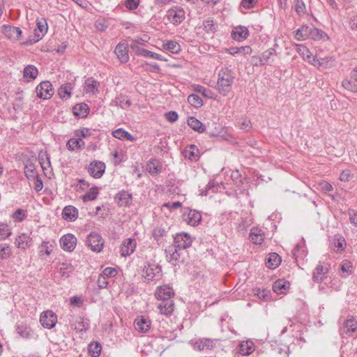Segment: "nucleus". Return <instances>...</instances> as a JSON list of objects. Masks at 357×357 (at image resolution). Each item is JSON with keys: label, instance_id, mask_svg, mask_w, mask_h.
<instances>
[{"label": "nucleus", "instance_id": "1", "mask_svg": "<svg viewBox=\"0 0 357 357\" xmlns=\"http://www.w3.org/2000/svg\"><path fill=\"white\" fill-rule=\"evenodd\" d=\"M236 78L235 72L228 67L222 68L217 75V86L218 93L227 96L232 90V86Z\"/></svg>", "mask_w": 357, "mask_h": 357}, {"label": "nucleus", "instance_id": "2", "mask_svg": "<svg viewBox=\"0 0 357 357\" xmlns=\"http://www.w3.org/2000/svg\"><path fill=\"white\" fill-rule=\"evenodd\" d=\"M167 261L174 266L183 263L188 255L187 250L177 249L175 246L169 245L166 250Z\"/></svg>", "mask_w": 357, "mask_h": 357}, {"label": "nucleus", "instance_id": "3", "mask_svg": "<svg viewBox=\"0 0 357 357\" xmlns=\"http://www.w3.org/2000/svg\"><path fill=\"white\" fill-rule=\"evenodd\" d=\"M86 244L92 251L100 252L102 250L104 240L98 233L91 232L87 237Z\"/></svg>", "mask_w": 357, "mask_h": 357}, {"label": "nucleus", "instance_id": "4", "mask_svg": "<svg viewBox=\"0 0 357 357\" xmlns=\"http://www.w3.org/2000/svg\"><path fill=\"white\" fill-rule=\"evenodd\" d=\"M192 243V237L185 232L178 233L174 238V243L172 245L177 248V249H183L186 250Z\"/></svg>", "mask_w": 357, "mask_h": 357}, {"label": "nucleus", "instance_id": "5", "mask_svg": "<svg viewBox=\"0 0 357 357\" xmlns=\"http://www.w3.org/2000/svg\"><path fill=\"white\" fill-rule=\"evenodd\" d=\"M37 96L43 100H48L54 94L52 85L49 81L40 82L36 89Z\"/></svg>", "mask_w": 357, "mask_h": 357}, {"label": "nucleus", "instance_id": "6", "mask_svg": "<svg viewBox=\"0 0 357 357\" xmlns=\"http://www.w3.org/2000/svg\"><path fill=\"white\" fill-rule=\"evenodd\" d=\"M144 277L148 282L158 280L161 276V267L156 264H148L144 268Z\"/></svg>", "mask_w": 357, "mask_h": 357}, {"label": "nucleus", "instance_id": "7", "mask_svg": "<svg viewBox=\"0 0 357 357\" xmlns=\"http://www.w3.org/2000/svg\"><path fill=\"white\" fill-rule=\"evenodd\" d=\"M40 322L44 328H52L57 322V317L51 310L43 312L40 316Z\"/></svg>", "mask_w": 357, "mask_h": 357}, {"label": "nucleus", "instance_id": "8", "mask_svg": "<svg viewBox=\"0 0 357 357\" xmlns=\"http://www.w3.org/2000/svg\"><path fill=\"white\" fill-rule=\"evenodd\" d=\"M105 164L99 160H93L90 162L88 167L89 174L96 178H100L105 171Z\"/></svg>", "mask_w": 357, "mask_h": 357}, {"label": "nucleus", "instance_id": "9", "mask_svg": "<svg viewBox=\"0 0 357 357\" xmlns=\"http://www.w3.org/2000/svg\"><path fill=\"white\" fill-rule=\"evenodd\" d=\"M190 344L194 349L197 351L211 350L215 346V341L209 338H199L192 340Z\"/></svg>", "mask_w": 357, "mask_h": 357}, {"label": "nucleus", "instance_id": "10", "mask_svg": "<svg viewBox=\"0 0 357 357\" xmlns=\"http://www.w3.org/2000/svg\"><path fill=\"white\" fill-rule=\"evenodd\" d=\"M61 248L67 252L75 250L77 244V238L72 234H67L61 236L59 240Z\"/></svg>", "mask_w": 357, "mask_h": 357}, {"label": "nucleus", "instance_id": "11", "mask_svg": "<svg viewBox=\"0 0 357 357\" xmlns=\"http://www.w3.org/2000/svg\"><path fill=\"white\" fill-rule=\"evenodd\" d=\"M134 326L138 332L146 333L151 328V321L148 317L137 316L135 319Z\"/></svg>", "mask_w": 357, "mask_h": 357}, {"label": "nucleus", "instance_id": "12", "mask_svg": "<svg viewBox=\"0 0 357 357\" xmlns=\"http://www.w3.org/2000/svg\"><path fill=\"white\" fill-rule=\"evenodd\" d=\"M136 241L128 238L123 241L120 247V253L122 257H128L132 255L136 249Z\"/></svg>", "mask_w": 357, "mask_h": 357}, {"label": "nucleus", "instance_id": "13", "mask_svg": "<svg viewBox=\"0 0 357 357\" xmlns=\"http://www.w3.org/2000/svg\"><path fill=\"white\" fill-rule=\"evenodd\" d=\"M167 17L172 24L177 25L185 20V11L180 8H172L168 10Z\"/></svg>", "mask_w": 357, "mask_h": 357}, {"label": "nucleus", "instance_id": "14", "mask_svg": "<svg viewBox=\"0 0 357 357\" xmlns=\"http://www.w3.org/2000/svg\"><path fill=\"white\" fill-rule=\"evenodd\" d=\"M155 295L157 299L160 301L172 300L174 292L169 285L166 284L157 287Z\"/></svg>", "mask_w": 357, "mask_h": 357}, {"label": "nucleus", "instance_id": "15", "mask_svg": "<svg viewBox=\"0 0 357 357\" xmlns=\"http://www.w3.org/2000/svg\"><path fill=\"white\" fill-rule=\"evenodd\" d=\"M114 52L122 63L129 61L128 45L126 43H119L115 47Z\"/></svg>", "mask_w": 357, "mask_h": 357}, {"label": "nucleus", "instance_id": "16", "mask_svg": "<svg viewBox=\"0 0 357 357\" xmlns=\"http://www.w3.org/2000/svg\"><path fill=\"white\" fill-rule=\"evenodd\" d=\"M357 329V321L353 317L344 321L342 327L340 328V334L350 335Z\"/></svg>", "mask_w": 357, "mask_h": 357}, {"label": "nucleus", "instance_id": "17", "mask_svg": "<svg viewBox=\"0 0 357 357\" xmlns=\"http://www.w3.org/2000/svg\"><path fill=\"white\" fill-rule=\"evenodd\" d=\"M2 33L8 38L18 40L21 37L22 30L19 27L4 24L2 26Z\"/></svg>", "mask_w": 357, "mask_h": 357}, {"label": "nucleus", "instance_id": "18", "mask_svg": "<svg viewBox=\"0 0 357 357\" xmlns=\"http://www.w3.org/2000/svg\"><path fill=\"white\" fill-rule=\"evenodd\" d=\"M37 28L34 30L35 42L39 41L47 32L48 26L45 19L41 18L36 21Z\"/></svg>", "mask_w": 357, "mask_h": 357}, {"label": "nucleus", "instance_id": "19", "mask_svg": "<svg viewBox=\"0 0 357 357\" xmlns=\"http://www.w3.org/2000/svg\"><path fill=\"white\" fill-rule=\"evenodd\" d=\"M78 210L73 206L68 205L63 208L62 211V218L68 222H74L78 218Z\"/></svg>", "mask_w": 357, "mask_h": 357}, {"label": "nucleus", "instance_id": "20", "mask_svg": "<svg viewBox=\"0 0 357 357\" xmlns=\"http://www.w3.org/2000/svg\"><path fill=\"white\" fill-rule=\"evenodd\" d=\"M249 236L254 244L260 245L264 241L265 233L261 228L254 227L250 229Z\"/></svg>", "mask_w": 357, "mask_h": 357}, {"label": "nucleus", "instance_id": "21", "mask_svg": "<svg viewBox=\"0 0 357 357\" xmlns=\"http://www.w3.org/2000/svg\"><path fill=\"white\" fill-rule=\"evenodd\" d=\"M184 220L191 226H197L202 220V215L195 210H190L188 213L183 215Z\"/></svg>", "mask_w": 357, "mask_h": 357}, {"label": "nucleus", "instance_id": "22", "mask_svg": "<svg viewBox=\"0 0 357 357\" xmlns=\"http://www.w3.org/2000/svg\"><path fill=\"white\" fill-rule=\"evenodd\" d=\"M32 238L29 235L25 233H22L19 235L15 241V244L17 248L26 250L31 245Z\"/></svg>", "mask_w": 357, "mask_h": 357}, {"label": "nucleus", "instance_id": "23", "mask_svg": "<svg viewBox=\"0 0 357 357\" xmlns=\"http://www.w3.org/2000/svg\"><path fill=\"white\" fill-rule=\"evenodd\" d=\"M17 333L24 339H31L34 337V333L26 324H20L16 326Z\"/></svg>", "mask_w": 357, "mask_h": 357}, {"label": "nucleus", "instance_id": "24", "mask_svg": "<svg viewBox=\"0 0 357 357\" xmlns=\"http://www.w3.org/2000/svg\"><path fill=\"white\" fill-rule=\"evenodd\" d=\"M328 272V268L319 264L313 271V280L317 283L321 282L324 280Z\"/></svg>", "mask_w": 357, "mask_h": 357}, {"label": "nucleus", "instance_id": "25", "mask_svg": "<svg viewBox=\"0 0 357 357\" xmlns=\"http://www.w3.org/2000/svg\"><path fill=\"white\" fill-rule=\"evenodd\" d=\"M275 54V50L274 48H269L264 51L259 56V66L271 65L274 61Z\"/></svg>", "mask_w": 357, "mask_h": 357}, {"label": "nucleus", "instance_id": "26", "mask_svg": "<svg viewBox=\"0 0 357 357\" xmlns=\"http://www.w3.org/2000/svg\"><path fill=\"white\" fill-rule=\"evenodd\" d=\"M158 309L162 314L170 315L174 311V302L172 300L160 301Z\"/></svg>", "mask_w": 357, "mask_h": 357}, {"label": "nucleus", "instance_id": "27", "mask_svg": "<svg viewBox=\"0 0 357 357\" xmlns=\"http://www.w3.org/2000/svg\"><path fill=\"white\" fill-rule=\"evenodd\" d=\"M312 28V26L303 25L300 29L295 31V38L298 40L309 39Z\"/></svg>", "mask_w": 357, "mask_h": 357}, {"label": "nucleus", "instance_id": "28", "mask_svg": "<svg viewBox=\"0 0 357 357\" xmlns=\"http://www.w3.org/2000/svg\"><path fill=\"white\" fill-rule=\"evenodd\" d=\"M130 48L135 53V54L144 57H149L151 52V51L142 47L141 44L137 40L132 41L130 45Z\"/></svg>", "mask_w": 357, "mask_h": 357}, {"label": "nucleus", "instance_id": "29", "mask_svg": "<svg viewBox=\"0 0 357 357\" xmlns=\"http://www.w3.org/2000/svg\"><path fill=\"white\" fill-rule=\"evenodd\" d=\"M249 36L248 29L242 26L236 27L232 31L233 38L236 40L241 41L246 39Z\"/></svg>", "mask_w": 357, "mask_h": 357}, {"label": "nucleus", "instance_id": "30", "mask_svg": "<svg viewBox=\"0 0 357 357\" xmlns=\"http://www.w3.org/2000/svg\"><path fill=\"white\" fill-rule=\"evenodd\" d=\"M38 74V69L33 65L26 66L23 70L24 77L29 82L35 79L37 77Z\"/></svg>", "mask_w": 357, "mask_h": 357}, {"label": "nucleus", "instance_id": "31", "mask_svg": "<svg viewBox=\"0 0 357 357\" xmlns=\"http://www.w3.org/2000/svg\"><path fill=\"white\" fill-rule=\"evenodd\" d=\"M146 169L149 174L156 175L161 172V164L158 160L151 159L147 162Z\"/></svg>", "mask_w": 357, "mask_h": 357}, {"label": "nucleus", "instance_id": "32", "mask_svg": "<svg viewBox=\"0 0 357 357\" xmlns=\"http://www.w3.org/2000/svg\"><path fill=\"white\" fill-rule=\"evenodd\" d=\"M112 136L121 140H128L134 142L135 138L128 131L123 128H119L112 132Z\"/></svg>", "mask_w": 357, "mask_h": 357}, {"label": "nucleus", "instance_id": "33", "mask_svg": "<svg viewBox=\"0 0 357 357\" xmlns=\"http://www.w3.org/2000/svg\"><path fill=\"white\" fill-rule=\"evenodd\" d=\"M116 198L120 206H129L132 202V196L130 192L122 190L117 194Z\"/></svg>", "mask_w": 357, "mask_h": 357}, {"label": "nucleus", "instance_id": "34", "mask_svg": "<svg viewBox=\"0 0 357 357\" xmlns=\"http://www.w3.org/2000/svg\"><path fill=\"white\" fill-rule=\"evenodd\" d=\"M187 123L192 129L199 133L204 132L206 130L204 124L195 117H189L187 120Z\"/></svg>", "mask_w": 357, "mask_h": 357}, {"label": "nucleus", "instance_id": "35", "mask_svg": "<svg viewBox=\"0 0 357 357\" xmlns=\"http://www.w3.org/2000/svg\"><path fill=\"white\" fill-rule=\"evenodd\" d=\"M281 263V257L275 252L269 254L268 257L266 259V266L269 268H275Z\"/></svg>", "mask_w": 357, "mask_h": 357}, {"label": "nucleus", "instance_id": "36", "mask_svg": "<svg viewBox=\"0 0 357 357\" xmlns=\"http://www.w3.org/2000/svg\"><path fill=\"white\" fill-rule=\"evenodd\" d=\"M71 326L77 332H84L88 329L89 323L83 318L79 317L71 323Z\"/></svg>", "mask_w": 357, "mask_h": 357}, {"label": "nucleus", "instance_id": "37", "mask_svg": "<svg viewBox=\"0 0 357 357\" xmlns=\"http://www.w3.org/2000/svg\"><path fill=\"white\" fill-rule=\"evenodd\" d=\"M254 351L253 343L251 341L242 342L238 345V353L243 356H248Z\"/></svg>", "mask_w": 357, "mask_h": 357}, {"label": "nucleus", "instance_id": "38", "mask_svg": "<svg viewBox=\"0 0 357 357\" xmlns=\"http://www.w3.org/2000/svg\"><path fill=\"white\" fill-rule=\"evenodd\" d=\"M226 52L231 55L236 54H243L244 55L250 54L252 52L250 46L231 47L227 49Z\"/></svg>", "mask_w": 357, "mask_h": 357}, {"label": "nucleus", "instance_id": "39", "mask_svg": "<svg viewBox=\"0 0 357 357\" xmlns=\"http://www.w3.org/2000/svg\"><path fill=\"white\" fill-rule=\"evenodd\" d=\"M73 89L71 83H66L60 86L58 90V94L62 99H68Z\"/></svg>", "mask_w": 357, "mask_h": 357}, {"label": "nucleus", "instance_id": "40", "mask_svg": "<svg viewBox=\"0 0 357 357\" xmlns=\"http://www.w3.org/2000/svg\"><path fill=\"white\" fill-rule=\"evenodd\" d=\"M289 282L284 280H278L273 284V290L274 292L280 294H283L289 287Z\"/></svg>", "mask_w": 357, "mask_h": 357}, {"label": "nucleus", "instance_id": "41", "mask_svg": "<svg viewBox=\"0 0 357 357\" xmlns=\"http://www.w3.org/2000/svg\"><path fill=\"white\" fill-rule=\"evenodd\" d=\"M164 50L172 53L178 54L181 51L180 45L174 40H168L162 45Z\"/></svg>", "mask_w": 357, "mask_h": 357}, {"label": "nucleus", "instance_id": "42", "mask_svg": "<svg viewBox=\"0 0 357 357\" xmlns=\"http://www.w3.org/2000/svg\"><path fill=\"white\" fill-rule=\"evenodd\" d=\"M85 91L86 93L95 94L98 92V82L92 77L85 80Z\"/></svg>", "mask_w": 357, "mask_h": 357}, {"label": "nucleus", "instance_id": "43", "mask_svg": "<svg viewBox=\"0 0 357 357\" xmlns=\"http://www.w3.org/2000/svg\"><path fill=\"white\" fill-rule=\"evenodd\" d=\"M73 113L79 117H85L89 113V107L86 104H77L73 107Z\"/></svg>", "mask_w": 357, "mask_h": 357}, {"label": "nucleus", "instance_id": "44", "mask_svg": "<svg viewBox=\"0 0 357 357\" xmlns=\"http://www.w3.org/2000/svg\"><path fill=\"white\" fill-rule=\"evenodd\" d=\"M24 174L29 180L35 179L37 176L36 166L32 162H28L24 165Z\"/></svg>", "mask_w": 357, "mask_h": 357}, {"label": "nucleus", "instance_id": "45", "mask_svg": "<svg viewBox=\"0 0 357 357\" xmlns=\"http://www.w3.org/2000/svg\"><path fill=\"white\" fill-rule=\"evenodd\" d=\"M192 88L194 90V91L201 93L204 97L208 98H213L214 93L210 90L207 89L204 86L199 85V84H193L192 85Z\"/></svg>", "mask_w": 357, "mask_h": 357}, {"label": "nucleus", "instance_id": "46", "mask_svg": "<svg viewBox=\"0 0 357 357\" xmlns=\"http://www.w3.org/2000/svg\"><path fill=\"white\" fill-rule=\"evenodd\" d=\"M52 244L50 241H43L39 246V255L40 256H49L52 251Z\"/></svg>", "mask_w": 357, "mask_h": 357}, {"label": "nucleus", "instance_id": "47", "mask_svg": "<svg viewBox=\"0 0 357 357\" xmlns=\"http://www.w3.org/2000/svg\"><path fill=\"white\" fill-rule=\"evenodd\" d=\"M99 193V189L98 187L94 186L89 189L85 195L83 196L82 199L84 202L93 201L96 199Z\"/></svg>", "mask_w": 357, "mask_h": 357}, {"label": "nucleus", "instance_id": "48", "mask_svg": "<svg viewBox=\"0 0 357 357\" xmlns=\"http://www.w3.org/2000/svg\"><path fill=\"white\" fill-rule=\"evenodd\" d=\"M115 102L117 106L122 109H127L131 105V102L128 97L121 94L116 98Z\"/></svg>", "mask_w": 357, "mask_h": 357}, {"label": "nucleus", "instance_id": "49", "mask_svg": "<svg viewBox=\"0 0 357 357\" xmlns=\"http://www.w3.org/2000/svg\"><path fill=\"white\" fill-rule=\"evenodd\" d=\"M292 254L295 259L298 258H303L306 256L305 250H304V243H298L292 250Z\"/></svg>", "mask_w": 357, "mask_h": 357}, {"label": "nucleus", "instance_id": "50", "mask_svg": "<svg viewBox=\"0 0 357 357\" xmlns=\"http://www.w3.org/2000/svg\"><path fill=\"white\" fill-rule=\"evenodd\" d=\"M88 349L91 357H98L101 352V345L97 342H93L89 344Z\"/></svg>", "mask_w": 357, "mask_h": 357}, {"label": "nucleus", "instance_id": "51", "mask_svg": "<svg viewBox=\"0 0 357 357\" xmlns=\"http://www.w3.org/2000/svg\"><path fill=\"white\" fill-rule=\"evenodd\" d=\"M58 271L61 276H68L73 271V267L70 263L63 262L59 264Z\"/></svg>", "mask_w": 357, "mask_h": 357}, {"label": "nucleus", "instance_id": "52", "mask_svg": "<svg viewBox=\"0 0 357 357\" xmlns=\"http://www.w3.org/2000/svg\"><path fill=\"white\" fill-rule=\"evenodd\" d=\"M296 51L303 58V59L307 61L311 59V52L306 46L301 44L296 45Z\"/></svg>", "mask_w": 357, "mask_h": 357}, {"label": "nucleus", "instance_id": "53", "mask_svg": "<svg viewBox=\"0 0 357 357\" xmlns=\"http://www.w3.org/2000/svg\"><path fill=\"white\" fill-rule=\"evenodd\" d=\"M11 229L6 223H0V241L5 240L11 235Z\"/></svg>", "mask_w": 357, "mask_h": 357}, {"label": "nucleus", "instance_id": "54", "mask_svg": "<svg viewBox=\"0 0 357 357\" xmlns=\"http://www.w3.org/2000/svg\"><path fill=\"white\" fill-rule=\"evenodd\" d=\"M188 102L194 107L199 108L203 105L202 99L196 94H191L188 97Z\"/></svg>", "mask_w": 357, "mask_h": 357}, {"label": "nucleus", "instance_id": "55", "mask_svg": "<svg viewBox=\"0 0 357 357\" xmlns=\"http://www.w3.org/2000/svg\"><path fill=\"white\" fill-rule=\"evenodd\" d=\"M12 254L11 248L9 245L6 243L0 244V259H8Z\"/></svg>", "mask_w": 357, "mask_h": 357}, {"label": "nucleus", "instance_id": "56", "mask_svg": "<svg viewBox=\"0 0 357 357\" xmlns=\"http://www.w3.org/2000/svg\"><path fill=\"white\" fill-rule=\"evenodd\" d=\"M294 7L298 15H303L306 13V7L303 0H295Z\"/></svg>", "mask_w": 357, "mask_h": 357}, {"label": "nucleus", "instance_id": "57", "mask_svg": "<svg viewBox=\"0 0 357 357\" xmlns=\"http://www.w3.org/2000/svg\"><path fill=\"white\" fill-rule=\"evenodd\" d=\"M203 27L207 32H214L216 29V25L211 18H208L203 22Z\"/></svg>", "mask_w": 357, "mask_h": 357}, {"label": "nucleus", "instance_id": "58", "mask_svg": "<svg viewBox=\"0 0 357 357\" xmlns=\"http://www.w3.org/2000/svg\"><path fill=\"white\" fill-rule=\"evenodd\" d=\"M324 36H326V33L322 31L321 29H316L313 26L310 35L309 36V39H313L314 40H320L323 38Z\"/></svg>", "mask_w": 357, "mask_h": 357}, {"label": "nucleus", "instance_id": "59", "mask_svg": "<svg viewBox=\"0 0 357 357\" xmlns=\"http://www.w3.org/2000/svg\"><path fill=\"white\" fill-rule=\"evenodd\" d=\"M198 149L195 145H190L189 148L185 150V156L188 157L190 160H195L197 156V154L196 153Z\"/></svg>", "mask_w": 357, "mask_h": 357}, {"label": "nucleus", "instance_id": "60", "mask_svg": "<svg viewBox=\"0 0 357 357\" xmlns=\"http://www.w3.org/2000/svg\"><path fill=\"white\" fill-rule=\"evenodd\" d=\"M26 217V211L22 208H18L12 215V218L15 220V221L19 222L23 221Z\"/></svg>", "mask_w": 357, "mask_h": 357}, {"label": "nucleus", "instance_id": "61", "mask_svg": "<svg viewBox=\"0 0 357 357\" xmlns=\"http://www.w3.org/2000/svg\"><path fill=\"white\" fill-rule=\"evenodd\" d=\"M166 234V231L161 227H157L153 229L152 231V236L156 241H159Z\"/></svg>", "mask_w": 357, "mask_h": 357}, {"label": "nucleus", "instance_id": "62", "mask_svg": "<svg viewBox=\"0 0 357 357\" xmlns=\"http://www.w3.org/2000/svg\"><path fill=\"white\" fill-rule=\"evenodd\" d=\"M321 62L322 67L325 68H331L335 64V60L333 56L321 58Z\"/></svg>", "mask_w": 357, "mask_h": 357}, {"label": "nucleus", "instance_id": "63", "mask_svg": "<svg viewBox=\"0 0 357 357\" xmlns=\"http://www.w3.org/2000/svg\"><path fill=\"white\" fill-rule=\"evenodd\" d=\"M257 3V0H241L240 3V8L250 9L253 8ZM241 13H244L241 10Z\"/></svg>", "mask_w": 357, "mask_h": 357}, {"label": "nucleus", "instance_id": "64", "mask_svg": "<svg viewBox=\"0 0 357 357\" xmlns=\"http://www.w3.org/2000/svg\"><path fill=\"white\" fill-rule=\"evenodd\" d=\"M348 214L349 215L350 222L357 227V211L354 209H349Z\"/></svg>", "mask_w": 357, "mask_h": 357}]
</instances>
